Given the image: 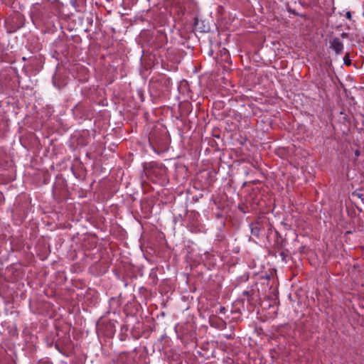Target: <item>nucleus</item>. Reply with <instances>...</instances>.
I'll list each match as a JSON object with an SVG mask.
<instances>
[{
  "label": "nucleus",
  "instance_id": "nucleus-1",
  "mask_svg": "<svg viewBox=\"0 0 364 364\" xmlns=\"http://www.w3.org/2000/svg\"><path fill=\"white\" fill-rule=\"evenodd\" d=\"M331 46L337 54L341 53L343 49V45L338 38L333 39L331 43Z\"/></svg>",
  "mask_w": 364,
  "mask_h": 364
},
{
  "label": "nucleus",
  "instance_id": "nucleus-2",
  "mask_svg": "<svg viewBox=\"0 0 364 364\" xmlns=\"http://www.w3.org/2000/svg\"><path fill=\"white\" fill-rule=\"evenodd\" d=\"M250 229L252 234L256 237H258L262 229V225L258 221H257L250 225Z\"/></svg>",
  "mask_w": 364,
  "mask_h": 364
},
{
  "label": "nucleus",
  "instance_id": "nucleus-3",
  "mask_svg": "<svg viewBox=\"0 0 364 364\" xmlns=\"http://www.w3.org/2000/svg\"><path fill=\"white\" fill-rule=\"evenodd\" d=\"M353 197L360 198L362 201H364V191L356 190L352 194Z\"/></svg>",
  "mask_w": 364,
  "mask_h": 364
},
{
  "label": "nucleus",
  "instance_id": "nucleus-4",
  "mask_svg": "<svg viewBox=\"0 0 364 364\" xmlns=\"http://www.w3.org/2000/svg\"><path fill=\"white\" fill-rule=\"evenodd\" d=\"M343 61H344V63L347 65H350V57H349V54L348 53H346L343 58Z\"/></svg>",
  "mask_w": 364,
  "mask_h": 364
},
{
  "label": "nucleus",
  "instance_id": "nucleus-5",
  "mask_svg": "<svg viewBox=\"0 0 364 364\" xmlns=\"http://www.w3.org/2000/svg\"><path fill=\"white\" fill-rule=\"evenodd\" d=\"M346 18H348V19L351 18V14H350V12L348 11L346 13Z\"/></svg>",
  "mask_w": 364,
  "mask_h": 364
},
{
  "label": "nucleus",
  "instance_id": "nucleus-6",
  "mask_svg": "<svg viewBox=\"0 0 364 364\" xmlns=\"http://www.w3.org/2000/svg\"><path fill=\"white\" fill-rule=\"evenodd\" d=\"M363 15H364V12H363Z\"/></svg>",
  "mask_w": 364,
  "mask_h": 364
}]
</instances>
